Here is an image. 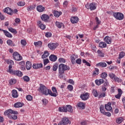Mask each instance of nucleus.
I'll list each match as a JSON object with an SVG mask.
<instances>
[{"instance_id":"obj_8","label":"nucleus","mask_w":125,"mask_h":125,"mask_svg":"<svg viewBox=\"0 0 125 125\" xmlns=\"http://www.w3.org/2000/svg\"><path fill=\"white\" fill-rule=\"evenodd\" d=\"M113 16L117 20H123L124 17V15L120 12L114 13Z\"/></svg>"},{"instance_id":"obj_48","label":"nucleus","mask_w":125,"mask_h":125,"mask_svg":"<svg viewBox=\"0 0 125 125\" xmlns=\"http://www.w3.org/2000/svg\"><path fill=\"white\" fill-rule=\"evenodd\" d=\"M67 89L69 90V91H72L73 89H74V87H73V85L69 84L67 87Z\"/></svg>"},{"instance_id":"obj_61","label":"nucleus","mask_w":125,"mask_h":125,"mask_svg":"<svg viewBox=\"0 0 125 125\" xmlns=\"http://www.w3.org/2000/svg\"><path fill=\"white\" fill-rule=\"evenodd\" d=\"M77 64H79V65L82 64V60L81 59H78L76 60Z\"/></svg>"},{"instance_id":"obj_55","label":"nucleus","mask_w":125,"mask_h":125,"mask_svg":"<svg viewBox=\"0 0 125 125\" xmlns=\"http://www.w3.org/2000/svg\"><path fill=\"white\" fill-rule=\"evenodd\" d=\"M17 4L19 5V6H24V5H25V3L23 1H20L18 2Z\"/></svg>"},{"instance_id":"obj_18","label":"nucleus","mask_w":125,"mask_h":125,"mask_svg":"<svg viewBox=\"0 0 125 125\" xmlns=\"http://www.w3.org/2000/svg\"><path fill=\"white\" fill-rule=\"evenodd\" d=\"M49 60L50 61H52V62H55L56 60H57V56L54 55H51L49 56Z\"/></svg>"},{"instance_id":"obj_44","label":"nucleus","mask_w":125,"mask_h":125,"mask_svg":"<svg viewBox=\"0 0 125 125\" xmlns=\"http://www.w3.org/2000/svg\"><path fill=\"white\" fill-rule=\"evenodd\" d=\"M8 30L10 32H11V33H14V34H17V31H16V29H15L14 28L10 27L8 29Z\"/></svg>"},{"instance_id":"obj_56","label":"nucleus","mask_w":125,"mask_h":125,"mask_svg":"<svg viewBox=\"0 0 125 125\" xmlns=\"http://www.w3.org/2000/svg\"><path fill=\"white\" fill-rule=\"evenodd\" d=\"M58 68V64H55L53 66V70L54 71H57V69Z\"/></svg>"},{"instance_id":"obj_10","label":"nucleus","mask_w":125,"mask_h":125,"mask_svg":"<svg viewBox=\"0 0 125 125\" xmlns=\"http://www.w3.org/2000/svg\"><path fill=\"white\" fill-rule=\"evenodd\" d=\"M80 98H81V99H82V100H83L84 101H85V100H87V99L89 98V93H85V94L81 95Z\"/></svg>"},{"instance_id":"obj_24","label":"nucleus","mask_w":125,"mask_h":125,"mask_svg":"<svg viewBox=\"0 0 125 125\" xmlns=\"http://www.w3.org/2000/svg\"><path fill=\"white\" fill-rule=\"evenodd\" d=\"M89 9L91 11L95 10L96 9V6L95 3H91L89 5Z\"/></svg>"},{"instance_id":"obj_1","label":"nucleus","mask_w":125,"mask_h":125,"mask_svg":"<svg viewBox=\"0 0 125 125\" xmlns=\"http://www.w3.org/2000/svg\"><path fill=\"white\" fill-rule=\"evenodd\" d=\"M5 116H7L9 119L11 120H17V115L18 112L12 109H8L4 112Z\"/></svg>"},{"instance_id":"obj_50","label":"nucleus","mask_w":125,"mask_h":125,"mask_svg":"<svg viewBox=\"0 0 125 125\" xmlns=\"http://www.w3.org/2000/svg\"><path fill=\"white\" fill-rule=\"evenodd\" d=\"M42 103L43 105H44L45 106V105H46V104L48 103V101H47V100L45 99H44L42 100Z\"/></svg>"},{"instance_id":"obj_49","label":"nucleus","mask_w":125,"mask_h":125,"mask_svg":"<svg viewBox=\"0 0 125 125\" xmlns=\"http://www.w3.org/2000/svg\"><path fill=\"white\" fill-rule=\"evenodd\" d=\"M21 44H22V45H23V46H25V45L27 44V42L25 40H21Z\"/></svg>"},{"instance_id":"obj_29","label":"nucleus","mask_w":125,"mask_h":125,"mask_svg":"<svg viewBox=\"0 0 125 125\" xmlns=\"http://www.w3.org/2000/svg\"><path fill=\"white\" fill-rule=\"evenodd\" d=\"M97 67H103V68H105L107 66V64L105 62H100L96 64Z\"/></svg>"},{"instance_id":"obj_51","label":"nucleus","mask_w":125,"mask_h":125,"mask_svg":"<svg viewBox=\"0 0 125 125\" xmlns=\"http://www.w3.org/2000/svg\"><path fill=\"white\" fill-rule=\"evenodd\" d=\"M108 76L112 79V80H114L116 77V75H115V74H113V73H109L108 74Z\"/></svg>"},{"instance_id":"obj_33","label":"nucleus","mask_w":125,"mask_h":125,"mask_svg":"<svg viewBox=\"0 0 125 125\" xmlns=\"http://www.w3.org/2000/svg\"><path fill=\"white\" fill-rule=\"evenodd\" d=\"M3 33L6 37H7L8 38H12V35L8 32V31L6 30H3Z\"/></svg>"},{"instance_id":"obj_37","label":"nucleus","mask_w":125,"mask_h":125,"mask_svg":"<svg viewBox=\"0 0 125 125\" xmlns=\"http://www.w3.org/2000/svg\"><path fill=\"white\" fill-rule=\"evenodd\" d=\"M93 75L94 76H97V75H99V69L98 68H95V71L93 72Z\"/></svg>"},{"instance_id":"obj_11","label":"nucleus","mask_w":125,"mask_h":125,"mask_svg":"<svg viewBox=\"0 0 125 125\" xmlns=\"http://www.w3.org/2000/svg\"><path fill=\"white\" fill-rule=\"evenodd\" d=\"M111 105L112 103L111 102H109L107 104H105L104 108L105 110H106V111H110V112H112L113 108L111 106Z\"/></svg>"},{"instance_id":"obj_39","label":"nucleus","mask_w":125,"mask_h":125,"mask_svg":"<svg viewBox=\"0 0 125 125\" xmlns=\"http://www.w3.org/2000/svg\"><path fill=\"white\" fill-rule=\"evenodd\" d=\"M92 94H93V95H94V96L95 97H97L99 95L98 92H97V90H96V89L93 90Z\"/></svg>"},{"instance_id":"obj_17","label":"nucleus","mask_w":125,"mask_h":125,"mask_svg":"<svg viewBox=\"0 0 125 125\" xmlns=\"http://www.w3.org/2000/svg\"><path fill=\"white\" fill-rule=\"evenodd\" d=\"M53 13L55 17H57V18H58V17H59V16H60L61 14H62V12H58V11H56V10H53Z\"/></svg>"},{"instance_id":"obj_57","label":"nucleus","mask_w":125,"mask_h":125,"mask_svg":"<svg viewBox=\"0 0 125 125\" xmlns=\"http://www.w3.org/2000/svg\"><path fill=\"white\" fill-rule=\"evenodd\" d=\"M52 34L50 32H47L45 33V37L47 38H51Z\"/></svg>"},{"instance_id":"obj_13","label":"nucleus","mask_w":125,"mask_h":125,"mask_svg":"<svg viewBox=\"0 0 125 125\" xmlns=\"http://www.w3.org/2000/svg\"><path fill=\"white\" fill-rule=\"evenodd\" d=\"M41 19L42 21L47 22V21H48V19H49V16L44 14L42 15Z\"/></svg>"},{"instance_id":"obj_19","label":"nucleus","mask_w":125,"mask_h":125,"mask_svg":"<svg viewBox=\"0 0 125 125\" xmlns=\"http://www.w3.org/2000/svg\"><path fill=\"white\" fill-rule=\"evenodd\" d=\"M77 106L78 107L80 108V109H83L85 108V104L83 102L78 103L77 104Z\"/></svg>"},{"instance_id":"obj_59","label":"nucleus","mask_w":125,"mask_h":125,"mask_svg":"<svg viewBox=\"0 0 125 125\" xmlns=\"http://www.w3.org/2000/svg\"><path fill=\"white\" fill-rule=\"evenodd\" d=\"M40 28H41V29L42 30H44V29H45V25L43 24H40V25H39Z\"/></svg>"},{"instance_id":"obj_52","label":"nucleus","mask_w":125,"mask_h":125,"mask_svg":"<svg viewBox=\"0 0 125 125\" xmlns=\"http://www.w3.org/2000/svg\"><path fill=\"white\" fill-rule=\"evenodd\" d=\"M59 62L60 63H65L66 62V60L64 58H61L59 59Z\"/></svg>"},{"instance_id":"obj_60","label":"nucleus","mask_w":125,"mask_h":125,"mask_svg":"<svg viewBox=\"0 0 125 125\" xmlns=\"http://www.w3.org/2000/svg\"><path fill=\"white\" fill-rule=\"evenodd\" d=\"M108 84L109 82H108V81H106V82H105L104 83L103 85V87L107 88Z\"/></svg>"},{"instance_id":"obj_54","label":"nucleus","mask_w":125,"mask_h":125,"mask_svg":"<svg viewBox=\"0 0 125 125\" xmlns=\"http://www.w3.org/2000/svg\"><path fill=\"white\" fill-rule=\"evenodd\" d=\"M26 99L27 100H28V101H32V99H33V97H32V96L28 95L26 96Z\"/></svg>"},{"instance_id":"obj_15","label":"nucleus","mask_w":125,"mask_h":125,"mask_svg":"<svg viewBox=\"0 0 125 125\" xmlns=\"http://www.w3.org/2000/svg\"><path fill=\"white\" fill-rule=\"evenodd\" d=\"M104 40V42H106L108 44H111L112 43V39L109 36H106Z\"/></svg>"},{"instance_id":"obj_14","label":"nucleus","mask_w":125,"mask_h":125,"mask_svg":"<svg viewBox=\"0 0 125 125\" xmlns=\"http://www.w3.org/2000/svg\"><path fill=\"white\" fill-rule=\"evenodd\" d=\"M79 17H72L70 19V21L72 24H76L79 22Z\"/></svg>"},{"instance_id":"obj_2","label":"nucleus","mask_w":125,"mask_h":125,"mask_svg":"<svg viewBox=\"0 0 125 125\" xmlns=\"http://www.w3.org/2000/svg\"><path fill=\"white\" fill-rule=\"evenodd\" d=\"M59 111L64 112V113H67V112L73 113V108L70 105H64L62 107H59Z\"/></svg>"},{"instance_id":"obj_30","label":"nucleus","mask_w":125,"mask_h":125,"mask_svg":"<svg viewBox=\"0 0 125 125\" xmlns=\"http://www.w3.org/2000/svg\"><path fill=\"white\" fill-rule=\"evenodd\" d=\"M99 46L101 48H105V47H107V44L104 42H101L99 44Z\"/></svg>"},{"instance_id":"obj_23","label":"nucleus","mask_w":125,"mask_h":125,"mask_svg":"<svg viewBox=\"0 0 125 125\" xmlns=\"http://www.w3.org/2000/svg\"><path fill=\"white\" fill-rule=\"evenodd\" d=\"M12 97L13 98H17L19 95H18V92H17V90L14 89L12 90Z\"/></svg>"},{"instance_id":"obj_53","label":"nucleus","mask_w":125,"mask_h":125,"mask_svg":"<svg viewBox=\"0 0 125 125\" xmlns=\"http://www.w3.org/2000/svg\"><path fill=\"white\" fill-rule=\"evenodd\" d=\"M48 63H49V60H48V59H45L43 60V64L44 66H45V65H46L47 64H48Z\"/></svg>"},{"instance_id":"obj_36","label":"nucleus","mask_w":125,"mask_h":125,"mask_svg":"<svg viewBox=\"0 0 125 125\" xmlns=\"http://www.w3.org/2000/svg\"><path fill=\"white\" fill-rule=\"evenodd\" d=\"M100 111L103 115L105 114V110L104 109V105H102L100 107Z\"/></svg>"},{"instance_id":"obj_16","label":"nucleus","mask_w":125,"mask_h":125,"mask_svg":"<svg viewBox=\"0 0 125 125\" xmlns=\"http://www.w3.org/2000/svg\"><path fill=\"white\" fill-rule=\"evenodd\" d=\"M33 69H40V68H42V63H34L33 65Z\"/></svg>"},{"instance_id":"obj_43","label":"nucleus","mask_w":125,"mask_h":125,"mask_svg":"<svg viewBox=\"0 0 125 125\" xmlns=\"http://www.w3.org/2000/svg\"><path fill=\"white\" fill-rule=\"evenodd\" d=\"M97 53H98V56H99L100 57H104V54H103V53H102V52L100 50H98L97 51Z\"/></svg>"},{"instance_id":"obj_5","label":"nucleus","mask_w":125,"mask_h":125,"mask_svg":"<svg viewBox=\"0 0 125 125\" xmlns=\"http://www.w3.org/2000/svg\"><path fill=\"white\" fill-rule=\"evenodd\" d=\"M52 91L51 90H48L49 95L52 96L53 97H56L57 95H58V92H57V89H56V87H52Z\"/></svg>"},{"instance_id":"obj_9","label":"nucleus","mask_w":125,"mask_h":125,"mask_svg":"<svg viewBox=\"0 0 125 125\" xmlns=\"http://www.w3.org/2000/svg\"><path fill=\"white\" fill-rule=\"evenodd\" d=\"M3 11L4 13H7V14H9V15H12V14H13V10L9 7L4 8Z\"/></svg>"},{"instance_id":"obj_21","label":"nucleus","mask_w":125,"mask_h":125,"mask_svg":"<svg viewBox=\"0 0 125 125\" xmlns=\"http://www.w3.org/2000/svg\"><path fill=\"white\" fill-rule=\"evenodd\" d=\"M118 94L115 95V98L117 99H120L121 98V96H122V94H123V90L121 89H118Z\"/></svg>"},{"instance_id":"obj_4","label":"nucleus","mask_w":125,"mask_h":125,"mask_svg":"<svg viewBox=\"0 0 125 125\" xmlns=\"http://www.w3.org/2000/svg\"><path fill=\"white\" fill-rule=\"evenodd\" d=\"M39 90L40 92L42 93V94H44V95L47 96L48 94H49V93L48 92V90H49V89H47V88H46V87L42 84H40Z\"/></svg>"},{"instance_id":"obj_22","label":"nucleus","mask_w":125,"mask_h":125,"mask_svg":"<svg viewBox=\"0 0 125 125\" xmlns=\"http://www.w3.org/2000/svg\"><path fill=\"white\" fill-rule=\"evenodd\" d=\"M14 75H15V76H18V77H22L23 76V73L19 70H16L14 72Z\"/></svg>"},{"instance_id":"obj_27","label":"nucleus","mask_w":125,"mask_h":125,"mask_svg":"<svg viewBox=\"0 0 125 125\" xmlns=\"http://www.w3.org/2000/svg\"><path fill=\"white\" fill-rule=\"evenodd\" d=\"M48 56H49V53H48V51H45L42 56V59H44V58H47Z\"/></svg>"},{"instance_id":"obj_38","label":"nucleus","mask_w":125,"mask_h":125,"mask_svg":"<svg viewBox=\"0 0 125 125\" xmlns=\"http://www.w3.org/2000/svg\"><path fill=\"white\" fill-rule=\"evenodd\" d=\"M9 83L11 85H12V84H15V83H16V79H12L11 80H9Z\"/></svg>"},{"instance_id":"obj_28","label":"nucleus","mask_w":125,"mask_h":125,"mask_svg":"<svg viewBox=\"0 0 125 125\" xmlns=\"http://www.w3.org/2000/svg\"><path fill=\"white\" fill-rule=\"evenodd\" d=\"M31 68H32V63L30 61L26 62V68L27 70H30Z\"/></svg>"},{"instance_id":"obj_32","label":"nucleus","mask_w":125,"mask_h":125,"mask_svg":"<svg viewBox=\"0 0 125 125\" xmlns=\"http://www.w3.org/2000/svg\"><path fill=\"white\" fill-rule=\"evenodd\" d=\"M56 26L59 28V29H61L62 28V26H63L64 27V24L61 22H59L58 21H56L55 22Z\"/></svg>"},{"instance_id":"obj_42","label":"nucleus","mask_w":125,"mask_h":125,"mask_svg":"<svg viewBox=\"0 0 125 125\" xmlns=\"http://www.w3.org/2000/svg\"><path fill=\"white\" fill-rule=\"evenodd\" d=\"M70 58L72 64H74V63H75L76 62V58H75V55H72V56H71Z\"/></svg>"},{"instance_id":"obj_40","label":"nucleus","mask_w":125,"mask_h":125,"mask_svg":"<svg viewBox=\"0 0 125 125\" xmlns=\"http://www.w3.org/2000/svg\"><path fill=\"white\" fill-rule=\"evenodd\" d=\"M123 121H124V118L123 117H119L116 120L117 124H121Z\"/></svg>"},{"instance_id":"obj_3","label":"nucleus","mask_w":125,"mask_h":125,"mask_svg":"<svg viewBox=\"0 0 125 125\" xmlns=\"http://www.w3.org/2000/svg\"><path fill=\"white\" fill-rule=\"evenodd\" d=\"M70 67L66 64L61 63L59 65V74H64L65 71H69Z\"/></svg>"},{"instance_id":"obj_45","label":"nucleus","mask_w":125,"mask_h":125,"mask_svg":"<svg viewBox=\"0 0 125 125\" xmlns=\"http://www.w3.org/2000/svg\"><path fill=\"white\" fill-rule=\"evenodd\" d=\"M108 75L106 72H103L101 75V77L102 79H106V77H107Z\"/></svg>"},{"instance_id":"obj_7","label":"nucleus","mask_w":125,"mask_h":125,"mask_svg":"<svg viewBox=\"0 0 125 125\" xmlns=\"http://www.w3.org/2000/svg\"><path fill=\"white\" fill-rule=\"evenodd\" d=\"M13 57L16 61H21L22 59V57L21 56V55L17 52H15L13 53Z\"/></svg>"},{"instance_id":"obj_41","label":"nucleus","mask_w":125,"mask_h":125,"mask_svg":"<svg viewBox=\"0 0 125 125\" xmlns=\"http://www.w3.org/2000/svg\"><path fill=\"white\" fill-rule=\"evenodd\" d=\"M23 81H24V82H26L27 83H28V82H30V78L29 77V76H25L22 78Z\"/></svg>"},{"instance_id":"obj_12","label":"nucleus","mask_w":125,"mask_h":125,"mask_svg":"<svg viewBox=\"0 0 125 125\" xmlns=\"http://www.w3.org/2000/svg\"><path fill=\"white\" fill-rule=\"evenodd\" d=\"M48 47L51 50H54L57 47V44L55 43H49L48 44Z\"/></svg>"},{"instance_id":"obj_63","label":"nucleus","mask_w":125,"mask_h":125,"mask_svg":"<svg viewBox=\"0 0 125 125\" xmlns=\"http://www.w3.org/2000/svg\"><path fill=\"white\" fill-rule=\"evenodd\" d=\"M20 19L19 18H17L15 20V22H16V23H17V24H19V23H20Z\"/></svg>"},{"instance_id":"obj_58","label":"nucleus","mask_w":125,"mask_h":125,"mask_svg":"<svg viewBox=\"0 0 125 125\" xmlns=\"http://www.w3.org/2000/svg\"><path fill=\"white\" fill-rule=\"evenodd\" d=\"M7 62L8 63V64H11V65H14V62H13V61L11 60H8L7 61Z\"/></svg>"},{"instance_id":"obj_34","label":"nucleus","mask_w":125,"mask_h":125,"mask_svg":"<svg viewBox=\"0 0 125 125\" xmlns=\"http://www.w3.org/2000/svg\"><path fill=\"white\" fill-rule=\"evenodd\" d=\"M34 45H35V46H40L41 47L42 46V41H38L37 42H34Z\"/></svg>"},{"instance_id":"obj_47","label":"nucleus","mask_w":125,"mask_h":125,"mask_svg":"<svg viewBox=\"0 0 125 125\" xmlns=\"http://www.w3.org/2000/svg\"><path fill=\"white\" fill-rule=\"evenodd\" d=\"M125 52H121L119 54V59H121V58H123V57H125Z\"/></svg>"},{"instance_id":"obj_31","label":"nucleus","mask_w":125,"mask_h":125,"mask_svg":"<svg viewBox=\"0 0 125 125\" xmlns=\"http://www.w3.org/2000/svg\"><path fill=\"white\" fill-rule=\"evenodd\" d=\"M7 43L9 46H16V45L13 43L12 40H8L7 41Z\"/></svg>"},{"instance_id":"obj_46","label":"nucleus","mask_w":125,"mask_h":125,"mask_svg":"<svg viewBox=\"0 0 125 125\" xmlns=\"http://www.w3.org/2000/svg\"><path fill=\"white\" fill-rule=\"evenodd\" d=\"M35 8H36V6H29L27 7V10L28 11H32V10H33V9H35Z\"/></svg>"},{"instance_id":"obj_62","label":"nucleus","mask_w":125,"mask_h":125,"mask_svg":"<svg viewBox=\"0 0 125 125\" xmlns=\"http://www.w3.org/2000/svg\"><path fill=\"white\" fill-rule=\"evenodd\" d=\"M104 115H105V116H107V117H111V113L109 112H104Z\"/></svg>"},{"instance_id":"obj_35","label":"nucleus","mask_w":125,"mask_h":125,"mask_svg":"<svg viewBox=\"0 0 125 125\" xmlns=\"http://www.w3.org/2000/svg\"><path fill=\"white\" fill-rule=\"evenodd\" d=\"M106 97V92H102L99 95V98H103Z\"/></svg>"},{"instance_id":"obj_26","label":"nucleus","mask_w":125,"mask_h":125,"mask_svg":"<svg viewBox=\"0 0 125 125\" xmlns=\"http://www.w3.org/2000/svg\"><path fill=\"white\" fill-rule=\"evenodd\" d=\"M95 82L97 85H100L104 83V80L103 79L96 80Z\"/></svg>"},{"instance_id":"obj_20","label":"nucleus","mask_w":125,"mask_h":125,"mask_svg":"<svg viewBox=\"0 0 125 125\" xmlns=\"http://www.w3.org/2000/svg\"><path fill=\"white\" fill-rule=\"evenodd\" d=\"M23 106H24V104L21 102H18L14 104L15 108H20L23 107Z\"/></svg>"},{"instance_id":"obj_64","label":"nucleus","mask_w":125,"mask_h":125,"mask_svg":"<svg viewBox=\"0 0 125 125\" xmlns=\"http://www.w3.org/2000/svg\"><path fill=\"white\" fill-rule=\"evenodd\" d=\"M0 20H3L4 19V16L0 13Z\"/></svg>"},{"instance_id":"obj_25","label":"nucleus","mask_w":125,"mask_h":125,"mask_svg":"<svg viewBox=\"0 0 125 125\" xmlns=\"http://www.w3.org/2000/svg\"><path fill=\"white\" fill-rule=\"evenodd\" d=\"M45 9V8L42 5L38 6L37 7V10L39 11V12H42L43 11H44Z\"/></svg>"},{"instance_id":"obj_6","label":"nucleus","mask_w":125,"mask_h":125,"mask_svg":"<svg viewBox=\"0 0 125 125\" xmlns=\"http://www.w3.org/2000/svg\"><path fill=\"white\" fill-rule=\"evenodd\" d=\"M68 124H71V122L69 119L66 117H63L61 122L59 123L58 125H67Z\"/></svg>"}]
</instances>
